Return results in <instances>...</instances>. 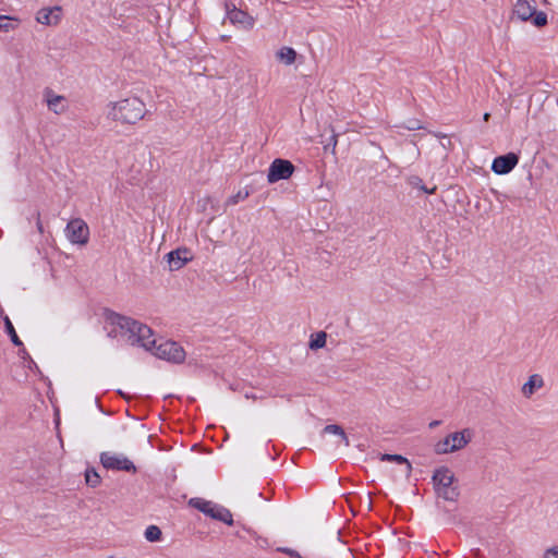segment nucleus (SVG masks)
Listing matches in <instances>:
<instances>
[{
	"instance_id": "1",
	"label": "nucleus",
	"mask_w": 558,
	"mask_h": 558,
	"mask_svg": "<svg viewBox=\"0 0 558 558\" xmlns=\"http://www.w3.org/2000/svg\"><path fill=\"white\" fill-rule=\"evenodd\" d=\"M108 337L125 342L132 347H138L145 351H153L157 337L147 325L131 317L111 313L106 319Z\"/></svg>"
},
{
	"instance_id": "2",
	"label": "nucleus",
	"mask_w": 558,
	"mask_h": 558,
	"mask_svg": "<svg viewBox=\"0 0 558 558\" xmlns=\"http://www.w3.org/2000/svg\"><path fill=\"white\" fill-rule=\"evenodd\" d=\"M146 114V106L137 96H128L110 101L106 108L107 119L120 124H135Z\"/></svg>"
},
{
	"instance_id": "3",
	"label": "nucleus",
	"mask_w": 558,
	"mask_h": 558,
	"mask_svg": "<svg viewBox=\"0 0 558 558\" xmlns=\"http://www.w3.org/2000/svg\"><path fill=\"white\" fill-rule=\"evenodd\" d=\"M474 433L471 428H463L448 434L437 441L434 451L437 454H449L464 449L472 440Z\"/></svg>"
},
{
	"instance_id": "4",
	"label": "nucleus",
	"mask_w": 558,
	"mask_h": 558,
	"mask_svg": "<svg viewBox=\"0 0 558 558\" xmlns=\"http://www.w3.org/2000/svg\"><path fill=\"white\" fill-rule=\"evenodd\" d=\"M433 482L436 494L446 499L453 501L458 498V488L453 485L454 474L448 468H439L433 475Z\"/></svg>"
},
{
	"instance_id": "5",
	"label": "nucleus",
	"mask_w": 558,
	"mask_h": 558,
	"mask_svg": "<svg viewBox=\"0 0 558 558\" xmlns=\"http://www.w3.org/2000/svg\"><path fill=\"white\" fill-rule=\"evenodd\" d=\"M149 352L158 359L172 363H181L186 356L184 349L179 343L163 338H157L153 351Z\"/></svg>"
},
{
	"instance_id": "6",
	"label": "nucleus",
	"mask_w": 558,
	"mask_h": 558,
	"mask_svg": "<svg viewBox=\"0 0 558 558\" xmlns=\"http://www.w3.org/2000/svg\"><path fill=\"white\" fill-rule=\"evenodd\" d=\"M189 505L215 520H219L228 525L233 524L231 512L227 508L213 501L202 498H192L190 499Z\"/></svg>"
},
{
	"instance_id": "7",
	"label": "nucleus",
	"mask_w": 558,
	"mask_h": 558,
	"mask_svg": "<svg viewBox=\"0 0 558 558\" xmlns=\"http://www.w3.org/2000/svg\"><path fill=\"white\" fill-rule=\"evenodd\" d=\"M100 463L107 470L136 473L137 469L132 460L124 453L117 451H104L100 453Z\"/></svg>"
},
{
	"instance_id": "8",
	"label": "nucleus",
	"mask_w": 558,
	"mask_h": 558,
	"mask_svg": "<svg viewBox=\"0 0 558 558\" xmlns=\"http://www.w3.org/2000/svg\"><path fill=\"white\" fill-rule=\"evenodd\" d=\"M65 236L72 244L85 245L89 239V228L83 219H72L65 228Z\"/></svg>"
},
{
	"instance_id": "9",
	"label": "nucleus",
	"mask_w": 558,
	"mask_h": 558,
	"mask_svg": "<svg viewBox=\"0 0 558 558\" xmlns=\"http://www.w3.org/2000/svg\"><path fill=\"white\" fill-rule=\"evenodd\" d=\"M294 171V166L286 159H275L268 169L267 181L276 183L289 179Z\"/></svg>"
},
{
	"instance_id": "10",
	"label": "nucleus",
	"mask_w": 558,
	"mask_h": 558,
	"mask_svg": "<svg viewBox=\"0 0 558 558\" xmlns=\"http://www.w3.org/2000/svg\"><path fill=\"white\" fill-rule=\"evenodd\" d=\"M62 8L60 5L44 7L36 12L35 20L44 26H58L62 20Z\"/></svg>"
},
{
	"instance_id": "11",
	"label": "nucleus",
	"mask_w": 558,
	"mask_h": 558,
	"mask_svg": "<svg viewBox=\"0 0 558 558\" xmlns=\"http://www.w3.org/2000/svg\"><path fill=\"white\" fill-rule=\"evenodd\" d=\"M227 17L233 25L246 31L252 29L255 25V19L252 15L235 7L232 9L227 7Z\"/></svg>"
},
{
	"instance_id": "12",
	"label": "nucleus",
	"mask_w": 558,
	"mask_h": 558,
	"mask_svg": "<svg viewBox=\"0 0 558 558\" xmlns=\"http://www.w3.org/2000/svg\"><path fill=\"white\" fill-rule=\"evenodd\" d=\"M518 155L514 153H508L494 159L492 170L496 174H507L518 165Z\"/></svg>"
},
{
	"instance_id": "13",
	"label": "nucleus",
	"mask_w": 558,
	"mask_h": 558,
	"mask_svg": "<svg viewBox=\"0 0 558 558\" xmlns=\"http://www.w3.org/2000/svg\"><path fill=\"white\" fill-rule=\"evenodd\" d=\"M165 258L170 270H179L192 259V255L186 248H178L169 252Z\"/></svg>"
},
{
	"instance_id": "14",
	"label": "nucleus",
	"mask_w": 558,
	"mask_h": 558,
	"mask_svg": "<svg viewBox=\"0 0 558 558\" xmlns=\"http://www.w3.org/2000/svg\"><path fill=\"white\" fill-rule=\"evenodd\" d=\"M45 98L50 111L54 112L56 114H62L66 112L69 106L64 96L54 94L53 92H47L45 94Z\"/></svg>"
},
{
	"instance_id": "15",
	"label": "nucleus",
	"mask_w": 558,
	"mask_h": 558,
	"mask_svg": "<svg viewBox=\"0 0 558 558\" xmlns=\"http://www.w3.org/2000/svg\"><path fill=\"white\" fill-rule=\"evenodd\" d=\"M544 387V379L539 374L531 375L521 387V393L530 399L535 392Z\"/></svg>"
},
{
	"instance_id": "16",
	"label": "nucleus",
	"mask_w": 558,
	"mask_h": 558,
	"mask_svg": "<svg viewBox=\"0 0 558 558\" xmlns=\"http://www.w3.org/2000/svg\"><path fill=\"white\" fill-rule=\"evenodd\" d=\"M275 58L278 63L289 66L295 63L298 52L292 47L282 46L275 52Z\"/></svg>"
},
{
	"instance_id": "17",
	"label": "nucleus",
	"mask_w": 558,
	"mask_h": 558,
	"mask_svg": "<svg viewBox=\"0 0 558 558\" xmlns=\"http://www.w3.org/2000/svg\"><path fill=\"white\" fill-rule=\"evenodd\" d=\"M535 13L533 0H518L514 5V14L522 21L531 19Z\"/></svg>"
},
{
	"instance_id": "18",
	"label": "nucleus",
	"mask_w": 558,
	"mask_h": 558,
	"mask_svg": "<svg viewBox=\"0 0 558 558\" xmlns=\"http://www.w3.org/2000/svg\"><path fill=\"white\" fill-rule=\"evenodd\" d=\"M380 460L396 462L398 464H401L403 466V470H402L403 475L407 477L410 476L411 471H412V465L407 458H404L400 454L385 453V454H381Z\"/></svg>"
},
{
	"instance_id": "19",
	"label": "nucleus",
	"mask_w": 558,
	"mask_h": 558,
	"mask_svg": "<svg viewBox=\"0 0 558 558\" xmlns=\"http://www.w3.org/2000/svg\"><path fill=\"white\" fill-rule=\"evenodd\" d=\"M324 434L336 435L339 438L338 445H343L344 447H349V439L343 430V428L337 424H330L324 427Z\"/></svg>"
},
{
	"instance_id": "20",
	"label": "nucleus",
	"mask_w": 558,
	"mask_h": 558,
	"mask_svg": "<svg viewBox=\"0 0 558 558\" xmlns=\"http://www.w3.org/2000/svg\"><path fill=\"white\" fill-rule=\"evenodd\" d=\"M13 21L19 22V19L9 15H0V31L8 33L15 29L16 26L12 23Z\"/></svg>"
},
{
	"instance_id": "21",
	"label": "nucleus",
	"mask_w": 558,
	"mask_h": 558,
	"mask_svg": "<svg viewBox=\"0 0 558 558\" xmlns=\"http://www.w3.org/2000/svg\"><path fill=\"white\" fill-rule=\"evenodd\" d=\"M326 344V333L325 332H317L312 336L310 341V348L313 350L320 349L325 347Z\"/></svg>"
},
{
	"instance_id": "22",
	"label": "nucleus",
	"mask_w": 558,
	"mask_h": 558,
	"mask_svg": "<svg viewBox=\"0 0 558 558\" xmlns=\"http://www.w3.org/2000/svg\"><path fill=\"white\" fill-rule=\"evenodd\" d=\"M145 538L148 542H158L161 538V531L157 525H149L145 530Z\"/></svg>"
},
{
	"instance_id": "23",
	"label": "nucleus",
	"mask_w": 558,
	"mask_h": 558,
	"mask_svg": "<svg viewBox=\"0 0 558 558\" xmlns=\"http://www.w3.org/2000/svg\"><path fill=\"white\" fill-rule=\"evenodd\" d=\"M86 484L90 487H97L100 484V476L95 470H87L85 473Z\"/></svg>"
},
{
	"instance_id": "24",
	"label": "nucleus",
	"mask_w": 558,
	"mask_h": 558,
	"mask_svg": "<svg viewBox=\"0 0 558 558\" xmlns=\"http://www.w3.org/2000/svg\"><path fill=\"white\" fill-rule=\"evenodd\" d=\"M250 195V191L244 189V190H240L236 194L230 196L227 201V204L228 205H235L238 204L239 202H242L244 199H246Z\"/></svg>"
},
{
	"instance_id": "25",
	"label": "nucleus",
	"mask_w": 558,
	"mask_h": 558,
	"mask_svg": "<svg viewBox=\"0 0 558 558\" xmlns=\"http://www.w3.org/2000/svg\"><path fill=\"white\" fill-rule=\"evenodd\" d=\"M5 328H7V331L9 332V335L11 336L12 342L16 345L21 344V341L14 330V327L8 317L5 318Z\"/></svg>"
},
{
	"instance_id": "26",
	"label": "nucleus",
	"mask_w": 558,
	"mask_h": 558,
	"mask_svg": "<svg viewBox=\"0 0 558 558\" xmlns=\"http://www.w3.org/2000/svg\"><path fill=\"white\" fill-rule=\"evenodd\" d=\"M532 17L535 26H544L547 23V16L543 12L534 13Z\"/></svg>"
},
{
	"instance_id": "27",
	"label": "nucleus",
	"mask_w": 558,
	"mask_h": 558,
	"mask_svg": "<svg viewBox=\"0 0 558 558\" xmlns=\"http://www.w3.org/2000/svg\"><path fill=\"white\" fill-rule=\"evenodd\" d=\"M544 558H558V546H551L544 551Z\"/></svg>"
},
{
	"instance_id": "28",
	"label": "nucleus",
	"mask_w": 558,
	"mask_h": 558,
	"mask_svg": "<svg viewBox=\"0 0 558 558\" xmlns=\"http://www.w3.org/2000/svg\"><path fill=\"white\" fill-rule=\"evenodd\" d=\"M280 550L286 553V554H288L291 557H298V558L300 557L299 554L295 550H293V549L282 548Z\"/></svg>"
},
{
	"instance_id": "29",
	"label": "nucleus",
	"mask_w": 558,
	"mask_h": 558,
	"mask_svg": "<svg viewBox=\"0 0 558 558\" xmlns=\"http://www.w3.org/2000/svg\"><path fill=\"white\" fill-rule=\"evenodd\" d=\"M407 129L409 130H418L421 129V125L417 121H412L409 123V125H407Z\"/></svg>"
},
{
	"instance_id": "30",
	"label": "nucleus",
	"mask_w": 558,
	"mask_h": 558,
	"mask_svg": "<svg viewBox=\"0 0 558 558\" xmlns=\"http://www.w3.org/2000/svg\"><path fill=\"white\" fill-rule=\"evenodd\" d=\"M439 424H440V422H439V421H433V422H430V423H429V427H430V428H435V427H437Z\"/></svg>"
},
{
	"instance_id": "31",
	"label": "nucleus",
	"mask_w": 558,
	"mask_h": 558,
	"mask_svg": "<svg viewBox=\"0 0 558 558\" xmlns=\"http://www.w3.org/2000/svg\"><path fill=\"white\" fill-rule=\"evenodd\" d=\"M490 114L488 112H486L484 116H483V120L484 121H488Z\"/></svg>"
}]
</instances>
